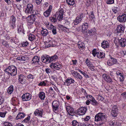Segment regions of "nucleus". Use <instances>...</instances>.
<instances>
[{"label":"nucleus","mask_w":126,"mask_h":126,"mask_svg":"<svg viewBox=\"0 0 126 126\" xmlns=\"http://www.w3.org/2000/svg\"><path fill=\"white\" fill-rule=\"evenodd\" d=\"M17 31L18 33L23 32V26L22 25H20L18 28Z\"/></svg>","instance_id":"nucleus-42"},{"label":"nucleus","mask_w":126,"mask_h":126,"mask_svg":"<svg viewBox=\"0 0 126 126\" xmlns=\"http://www.w3.org/2000/svg\"><path fill=\"white\" fill-rule=\"evenodd\" d=\"M117 63V60L113 58L110 59L107 61L108 65L110 66H111L114 64H116Z\"/></svg>","instance_id":"nucleus-13"},{"label":"nucleus","mask_w":126,"mask_h":126,"mask_svg":"<svg viewBox=\"0 0 126 126\" xmlns=\"http://www.w3.org/2000/svg\"><path fill=\"white\" fill-rule=\"evenodd\" d=\"M30 116H28L23 121L26 123L27 122L30 120Z\"/></svg>","instance_id":"nucleus-51"},{"label":"nucleus","mask_w":126,"mask_h":126,"mask_svg":"<svg viewBox=\"0 0 126 126\" xmlns=\"http://www.w3.org/2000/svg\"><path fill=\"white\" fill-rule=\"evenodd\" d=\"M7 42L5 41H3L2 43V44L5 46H6L7 45Z\"/></svg>","instance_id":"nucleus-64"},{"label":"nucleus","mask_w":126,"mask_h":126,"mask_svg":"<svg viewBox=\"0 0 126 126\" xmlns=\"http://www.w3.org/2000/svg\"><path fill=\"white\" fill-rule=\"evenodd\" d=\"M105 80L107 82L110 83H112V81L110 77L109 76H107L105 79Z\"/></svg>","instance_id":"nucleus-38"},{"label":"nucleus","mask_w":126,"mask_h":126,"mask_svg":"<svg viewBox=\"0 0 126 126\" xmlns=\"http://www.w3.org/2000/svg\"><path fill=\"white\" fill-rule=\"evenodd\" d=\"M90 101H91V103L92 105L96 106L98 104L97 102L93 97L92 98V99Z\"/></svg>","instance_id":"nucleus-35"},{"label":"nucleus","mask_w":126,"mask_h":126,"mask_svg":"<svg viewBox=\"0 0 126 126\" xmlns=\"http://www.w3.org/2000/svg\"><path fill=\"white\" fill-rule=\"evenodd\" d=\"M35 36L33 34H30L29 36V39L31 41H33L35 39Z\"/></svg>","instance_id":"nucleus-39"},{"label":"nucleus","mask_w":126,"mask_h":126,"mask_svg":"<svg viewBox=\"0 0 126 126\" xmlns=\"http://www.w3.org/2000/svg\"><path fill=\"white\" fill-rule=\"evenodd\" d=\"M79 71L85 77H88V75L85 73L84 72H83L81 70H79Z\"/></svg>","instance_id":"nucleus-52"},{"label":"nucleus","mask_w":126,"mask_h":126,"mask_svg":"<svg viewBox=\"0 0 126 126\" xmlns=\"http://www.w3.org/2000/svg\"><path fill=\"white\" fill-rule=\"evenodd\" d=\"M94 66H93V65H92L91 66L89 67V68L92 71H94Z\"/></svg>","instance_id":"nucleus-62"},{"label":"nucleus","mask_w":126,"mask_h":126,"mask_svg":"<svg viewBox=\"0 0 126 126\" xmlns=\"http://www.w3.org/2000/svg\"><path fill=\"white\" fill-rule=\"evenodd\" d=\"M28 79L31 80V81H32L33 79L34 78V76L31 74H30L27 76L26 77Z\"/></svg>","instance_id":"nucleus-37"},{"label":"nucleus","mask_w":126,"mask_h":126,"mask_svg":"<svg viewBox=\"0 0 126 126\" xmlns=\"http://www.w3.org/2000/svg\"><path fill=\"white\" fill-rule=\"evenodd\" d=\"M101 46L102 47L104 48L109 47V44L108 42L106 41H103L101 43Z\"/></svg>","instance_id":"nucleus-23"},{"label":"nucleus","mask_w":126,"mask_h":126,"mask_svg":"<svg viewBox=\"0 0 126 126\" xmlns=\"http://www.w3.org/2000/svg\"><path fill=\"white\" fill-rule=\"evenodd\" d=\"M72 126H79V123L76 120H73L72 122Z\"/></svg>","instance_id":"nucleus-41"},{"label":"nucleus","mask_w":126,"mask_h":126,"mask_svg":"<svg viewBox=\"0 0 126 126\" xmlns=\"http://www.w3.org/2000/svg\"><path fill=\"white\" fill-rule=\"evenodd\" d=\"M38 96L42 100H44L46 97L45 94L43 92H40L39 93Z\"/></svg>","instance_id":"nucleus-25"},{"label":"nucleus","mask_w":126,"mask_h":126,"mask_svg":"<svg viewBox=\"0 0 126 126\" xmlns=\"http://www.w3.org/2000/svg\"><path fill=\"white\" fill-rule=\"evenodd\" d=\"M65 26H66L64 27V28H65L64 30H66L67 32H68V30L71 28L72 27V25L70 22L68 21H67L66 22L65 24Z\"/></svg>","instance_id":"nucleus-20"},{"label":"nucleus","mask_w":126,"mask_h":126,"mask_svg":"<svg viewBox=\"0 0 126 126\" xmlns=\"http://www.w3.org/2000/svg\"><path fill=\"white\" fill-rule=\"evenodd\" d=\"M90 119V117L89 116H87L86 117V118H84L83 120L84 121V122H86L88 120Z\"/></svg>","instance_id":"nucleus-59"},{"label":"nucleus","mask_w":126,"mask_h":126,"mask_svg":"<svg viewBox=\"0 0 126 126\" xmlns=\"http://www.w3.org/2000/svg\"><path fill=\"white\" fill-rule=\"evenodd\" d=\"M90 18L92 19L94 18V16L93 14V12H91V15L90 16Z\"/></svg>","instance_id":"nucleus-55"},{"label":"nucleus","mask_w":126,"mask_h":126,"mask_svg":"<svg viewBox=\"0 0 126 126\" xmlns=\"http://www.w3.org/2000/svg\"><path fill=\"white\" fill-rule=\"evenodd\" d=\"M25 116V114L24 113H19L16 118V120L23 118Z\"/></svg>","instance_id":"nucleus-26"},{"label":"nucleus","mask_w":126,"mask_h":126,"mask_svg":"<svg viewBox=\"0 0 126 126\" xmlns=\"http://www.w3.org/2000/svg\"><path fill=\"white\" fill-rule=\"evenodd\" d=\"M56 14L57 15V18L58 20L60 21L63 18V10L62 9H61Z\"/></svg>","instance_id":"nucleus-9"},{"label":"nucleus","mask_w":126,"mask_h":126,"mask_svg":"<svg viewBox=\"0 0 126 126\" xmlns=\"http://www.w3.org/2000/svg\"><path fill=\"white\" fill-rule=\"evenodd\" d=\"M3 125L5 126H12L10 123L7 122H5L3 124Z\"/></svg>","instance_id":"nucleus-49"},{"label":"nucleus","mask_w":126,"mask_h":126,"mask_svg":"<svg viewBox=\"0 0 126 126\" xmlns=\"http://www.w3.org/2000/svg\"><path fill=\"white\" fill-rule=\"evenodd\" d=\"M118 109L116 105L114 106L112 108L111 114L114 117H116L117 115Z\"/></svg>","instance_id":"nucleus-10"},{"label":"nucleus","mask_w":126,"mask_h":126,"mask_svg":"<svg viewBox=\"0 0 126 126\" xmlns=\"http://www.w3.org/2000/svg\"><path fill=\"white\" fill-rule=\"evenodd\" d=\"M41 60L43 62L46 63L47 62L50 63V61L48 57H45L44 56H42L41 57Z\"/></svg>","instance_id":"nucleus-27"},{"label":"nucleus","mask_w":126,"mask_h":126,"mask_svg":"<svg viewBox=\"0 0 126 126\" xmlns=\"http://www.w3.org/2000/svg\"><path fill=\"white\" fill-rule=\"evenodd\" d=\"M121 95L123 96V97L124 99H125L126 98V92H124Z\"/></svg>","instance_id":"nucleus-61"},{"label":"nucleus","mask_w":126,"mask_h":126,"mask_svg":"<svg viewBox=\"0 0 126 126\" xmlns=\"http://www.w3.org/2000/svg\"><path fill=\"white\" fill-rule=\"evenodd\" d=\"M96 30L94 28L91 29L88 31V33L91 35L95 34L96 33Z\"/></svg>","instance_id":"nucleus-32"},{"label":"nucleus","mask_w":126,"mask_h":126,"mask_svg":"<svg viewBox=\"0 0 126 126\" xmlns=\"http://www.w3.org/2000/svg\"><path fill=\"white\" fill-rule=\"evenodd\" d=\"M48 58L50 63L51 62L55 60L58 58V56L56 55H54L50 57H49Z\"/></svg>","instance_id":"nucleus-33"},{"label":"nucleus","mask_w":126,"mask_h":126,"mask_svg":"<svg viewBox=\"0 0 126 126\" xmlns=\"http://www.w3.org/2000/svg\"><path fill=\"white\" fill-rule=\"evenodd\" d=\"M42 110H36V111L34 112V114L35 116H36L37 115L38 116L42 117V114L43 113Z\"/></svg>","instance_id":"nucleus-29"},{"label":"nucleus","mask_w":126,"mask_h":126,"mask_svg":"<svg viewBox=\"0 0 126 126\" xmlns=\"http://www.w3.org/2000/svg\"><path fill=\"white\" fill-rule=\"evenodd\" d=\"M83 17V14H81L80 15L77 17L74 21V23L75 25H77L80 23Z\"/></svg>","instance_id":"nucleus-14"},{"label":"nucleus","mask_w":126,"mask_h":126,"mask_svg":"<svg viewBox=\"0 0 126 126\" xmlns=\"http://www.w3.org/2000/svg\"><path fill=\"white\" fill-rule=\"evenodd\" d=\"M28 45V43L27 41L23 42L21 43L22 46L23 47H25L27 46Z\"/></svg>","instance_id":"nucleus-47"},{"label":"nucleus","mask_w":126,"mask_h":126,"mask_svg":"<svg viewBox=\"0 0 126 126\" xmlns=\"http://www.w3.org/2000/svg\"><path fill=\"white\" fill-rule=\"evenodd\" d=\"M52 105L53 110H57L59 106L58 102L57 101H54L53 102Z\"/></svg>","instance_id":"nucleus-19"},{"label":"nucleus","mask_w":126,"mask_h":126,"mask_svg":"<svg viewBox=\"0 0 126 126\" xmlns=\"http://www.w3.org/2000/svg\"><path fill=\"white\" fill-rule=\"evenodd\" d=\"M18 82L22 84H24L26 83L25 77L22 74H21L18 76Z\"/></svg>","instance_id":"nucleus-15"},{"label":"nucleus","mask_w":126,"mask_h":126,"mask_svg":"<svg viewBox=\"0 0 126 126\" xmlns=\"http://www.w3.org/2000/svg\"><path fill=\"white\" fill-rule=\"evenodd\" d=\"M39 57L38 56H34L32 61V63H38L39 61Z\"/></svg>","instance_id":"nucleus-28"},{"label":"nucleus","mask_w":126,"mask_h":126,"mask_svg":"<svg viewBox=\"0 0 126 126\" xmlns=\"http://www.w3.org/2000/svg\"><path fill=\"white\" fill-rule=\"evenodd\" d=\"M16 19L13 15H12L10 17L9 22V24L11 28L13 29L15 27V23Z\"/></svg>","instance_id":"nucleus-4"},{"label":"nucleus","mask_w":126,"mask_h":126,"mask_svg":"<svg viewBox=\"0 0 126 126\" xmlns=\"http://www.w3.org/2000/svg\"><path fill=\"white\" fill-rule=\"evenodd\" d=\"M50 67L52 68H54L58 70L61 68V65L58 63H51Z\"/></svg>","instance_id":"nucleus-8"},{"label":"nucleus","mask_w":126,"mask_h":126,"mask_svg":"<svg viewBox=\"0 0 126 126\" xmlns=\"http://www.w3.org/2000/svg\"><path fill=\"white\" fill-rule=\"evenodd\" d=\"M50 12L47 10L44 13V15L46 17H48L49 15Z\"/></svg>","instance_id":"nucleus-44"},{"label":"nucleus","mask_w":126,"mask_h":126,"mask_svg":"<svg viewBox=\"0 0 126 126\" xmlns=\"http://www.w3.org/2000/svg\"><path fill=\"white\" fill-rule=\"evenodd\" d=\"M125 28L122 25H118L117 28V31L118 32L123 33L124 30Z\"/></svg>","instance_id":"nucleus-22"},{"label":"nucleus","mask_w":126,"mask_h":126,"mask_svg":"<svg viewBox=\"0 0 126 126\" xmlns=\"http://www.w3.org/2000/svg\"><path fill=\"white\" fill-rule=\"evenodd\" d=\"M41 33L44 36H46L48 33L47 30L46 29L42 28V30L41 31Z\"/></svg>","instance_id":"nucleus-30"},{"label":"nucleus","mask_w":126,"mask_h":126,"mask_svg":"<svg viewBox=\"0 0 126 126\" xmlns=\"http://www.w3.org/2000/svg\"><path fill=\"white\" fill-rule=\"evenodd\" d=\"M96 56L99 58H102L105 57V54L103 52H98L96 54Z\"/></svg>","instance_id":"nucleus-24"},{"label":"nucleus","mask_w":126,"mask_h":126,"mask_svg":"<svg viewBox=\"0 0 126 126\" xmlns=\"http://www.w3.org/2000/svg\"><path fill=\"white\" fill-rule=\"evenodd\" d=\"M4 102V98L1 97L0 98V105H1Z\"/></svg>","instance_id":"nucleus-56"},{"label":"nucleus","mask_w":126,"mask_h":126,"mask_svg":"<svg viewBox=\"0 0 126 126\" xmlns=\"http://www.w3.org/2000/svg\"><path fill=\"white\" fill-rule=\"evenodd\" d=\"M71 73L73 76L75 78L77 79H79L80 80L82 79V76L80 75L79 73L74 71H72Z\"/></svg>","instance_id":"nucleus-17"},{"label":"nucleus","mask_w":126,"mask_h":126,"mask_svg":"<svg viewBox=\"0 0 126 126\" xmlns=\"http://www.w3.org/2000/svg\"><path fill=\"white\" fill-rule=\"evenodd\" d=\"M75 82L74 80L71 78H68L64 82V84L67 86H69L71 84Z\"/></svg>","instance_id":"nucleus-16"},{"label":"nucleus","mask_w":126,"mask_h":126,"mask_svg":"<svg viewBox=\"0 0 126 126\" xmlns=\"http://www.w3.org/2000/svg\"><path fill=\"white\" fill-rule=\"evenodd\" d=\"M51 20L52 22H55L56 21L57 19L53 17L51 18Z\"/></svg>","instance_id":"nucleus-58"},{"label":"nucleus","mask_w":126,"mask_h":126,"mask_svg":"<svg viewBox=\"0 0 126 126\" xmlns=\"http://www.w3.org/2000/svg\"><path fill=\"white\" fill-rule=\"evenodd\" d=\"M34 14H33L28 16L27 18L28 22L29 25H31L34 23L35 18Z\"/></svg>","instance_id":"nucleus-5"},{"label":"nucleus","mask_w":126,"mask_h":126,"mask_svg":"<svg viewBox=\"0 0 126 126\" xmlns=\"http://www.w3.org/2000/svg\"><path fill=\"white\" fill-rule=\"evenodd\" d=\"M78 46L79 48L84 49V44L83 43H81L80 44H79Z\"/></svg>","instance_id":"nucleus-46"},{"label":"nucleus","mask_w":126,"mask_h":126,"mask_svg":"<svg viewBox=\"0 0 126 126\" xmlns=\"http://www.w3.org/2000/svg\"><path fill=\"white\" fill-rule=\"evenodd\" d=\"M5 71L9 75H10L12 76L16 75L17 73L16 67L13 65L8 67L5 70Z\"/></svg>","instance_id":"nucleus-1"},{"label":"nucleus","mask_w":126,"mask_h":126,"mask_svg":"<svg viewBox=\"0 0 126 126\" xmlns=\"http://www.w3.org/2000/svg\"><path fill=\"white\" fill-rule=\"evenodd\" d=\"M106 116L105 113H99L95 116V120L96 121H105L106 120Z\"/></svg>","instance_id":"nucleus-2"},{"label":"nucleus","mask_w":126,"mask_h":126,"mask_svg":"<svg viewBox=\"0 0 126 126\" xmlns=\"http://www.w3.org/2000/svg\"><path fill=\"white\" fill-rule=\"evenodd\" d=\"M67 4L70 5H73L75 3L74 0H66Z\"/></svg>","instance_id":"nucleus-34"},{"label":"nucleus","mask_w":126,"mask_h":126,"mask_svg":"<svg viewBox=\"0 0 126 126\" xmlns=\"http://www.w3.org/2000/svg\"><path fill=\"white\" fill-rule=\"evenodd\" d=\"M114 0H109L107 1V4H111L114 3Z\"/></svg>","instance_id":"nucleus-50"},{"label":"nucleus","mask_w":126,"mask_h":126,"mask_svg":"<svg viewBox=\"0 0 126 126\" xmlns=\"http://www.w3.org/2000/svg\"><path fill=\"white\" fill-rule=\"evenodd\" d=\"M117 19L120 22L124 23L126 21V14H123L118 17Z\"/></svg>","instance_id":"nucleus-7"},{"label":"nucleus","mask_w":126,"mask_h":126,"mask_svg":"<svg viewBox=\"0 0 126 126\" xmlns=\"http://www.w3.org/2000/svg\"><path fill=\"white\" fill-rule=\"evenodd\" d=\"M48 27L49 29L52 30V33L54 35H55L56 34V28L55 27L50 24V25L49 26H48Z\"/></svg>","instance_id":"nucleus-21"},{"label":"nucleus","mask_w":126,"mask_h":126,"mask_svg":"<svg viewBox=\"0 0 126 126\" xmlns=\"http://www.w3.org/2000/svg\"><path fill=\"white\" fill-rule=\"evenodd\" d=\"M96 49H94L92 51V54L94 57H95V55L96 56V53H97V52H96Z\"/></svg>","instance_id":"nucleus-54"},{"label":"nucleus","mask_w":126,"mask_h":126,"mask_svg":"<svg viewBox=\"0 0 126 126\" xmlns=\"http://www.w3.org/2000/svg\"><path fill=\"white\" fill-rule=\"evenodd\" d=\"M89 26V24L87 23H83L82 25V29L83 31H84L88 28Z\"/></svg>","instance_id":"nucleus-31"},{"label":"nucleus","mask_w":126,"mask_h":126,"mask_svg":"<svg viewBox=\"0 0 126 126\" xmlns=\"http://www.w3.org/2000/svg\"><path fill=\"white\" fill-rule=\"evenodd\" d=\"M6 113V111H5L3 112H0V117L2 118L4 117Z\"/></svg>","instance_id":"nucleus-43"},{"label":"nucleus","mask_w":126,"mask_h":126,"mask_svg":"<svg viewBox=\"0 0 126 126\" xmlns=\"http://www.w3.org/2000/svg\"><path fill=\"white\" fill-rule=\"evenodd\" d=\"M32 95L30 94L27 93L23 94L21 97L23 101L30 100L31 98Z\"/></svg>","instance_id":"nucleus-6"},{"label":"nucleus","mask_w":126,"mask_h":126,"mask_svg":"<svg viewBox=\"0 0 126 126\" xmlns=\"http://www.w3.org/2000/svg\"><path fill=\"white\" fill-rule=\"evenodd\" d=\"M118 8L117 7L114 8L112 9V11L115 13H116L118 11Z\"/></svg>","instance_id":"nucleus-53"},{"label":"nucleus","mask_w":126,"mask_h":126,"mask_svg":"<svg viewBox=\"0 0 126 126\" xmlns=\"http://www.w3.org/2000/svg\"><path fill=\"white\" fill-rule=\"evenodd\" d=\"M14 90V87L12 85L8 89L7 92L10 94H11L13 92Z\"/></svg>","instance_id":"nucleus-36"},{"label":"nucleus","mask_w":126,"mask_h":126,"mask_svg":"<svg viewBox=\"0 0 126 126\" xmlns=\"http://www.w3.org/2000/svg\"><path fill=\"white\" fill-rule=\"evenodd\" d=\"M25 10V12L26 13L28 14L32 13L33 14H36L35 12L33 11V6L32 4L31 3L27 4Z\"/></svg>","instance_id":"nucleus-3"},{"label":"nucleus","mask_w":126,"mask_h":126,"mask_svg":"<svg viewBox=\"0 0 126 126\" xmlns=\"http://www.w3.org/2000/svg\"><path fill=\"white\" fill-rule=\"evenodd\" d=\"M66 110L70 116L74 115V112L73 109L69 106H67L66 108Z\"/></svg>","instance_id":"nucleus-11"},{"label":"nucleus","mask_w":126,"mask_h":126,"mask_svg":"<svg viewBox=\"0 0 126 126\" xmlns=\"http://www.w3.org/2000/svg\"><path fill=\"white\" fill-rule=\"evenodd\" d=\"M118 43L120 46L124 47L126 45V41L124 38H121L119 40V39Z\"/></svg>","instance_id":"nucleus-18"},{"label":"nucleus","mask_w":126,"mask_h":126,"mask_svg":"<svg viewBox=\"0 0 126 126\" xmlns=\"http://www.w3.org/2000/svg\"><path fill=\"white\" fill-rule=\"evenodd\" d=\"M116 125V122L114 120L112 121L110 123V126H114Z\"/></svg>","instance_id":"nucleus-45"},{"label":"nucleus","mask_w":126,"mask_h":126,"mask_svg":"<svg viewBox=\"0 0 126 126\" xmlns=\"http://www.w3.org/2000/svg\"><path fill=\"white\" fill-rule=\"evenodd\" d=\"M121 52V54H122V55H123L124 57L126 56V51H122Z\"/></svg>","instance_id":"nucleus-60"},{"label":"nucleus","mask_w":126,"mask_h":126,"mask_svg":"<svg viewBox=\"0 0 126 126\" xmlns=\"http://www.w3.org/2000/svg\"><path fill=\"white\" fill-rule=\"evenodd\" d=\"M86 63L87 66L89 67L91 66L92 65H93V64L91 63L90 61L88 60V59H86Z\"/></svg>","instance_id":"nucleus-40"},{"label":"nucleus","mask_w":126,"mask_h":126,"mask_svg":"<svg viewBox=\"0 0 126 126\" xmlns=\"http://www.w3.org/2000/svg\"><path fill=\"white\" fill-rule=\"evenodd\" d=\"M42 0H36V2L38 4H40Z\"/></svg>","instance_id":"nucleus-63"},{"label":"nucleus","mask_w":126,"mask_h":126,"mask_svg":"<svg viewBox=\"0 0 126 126\" xmlns=\"http://www.w3.org/2000/svg\"><path fill=\"white\" fill-rule=\"evenodd\" d=\"M45 71L47 73L49 74L52 72V70L49 68H47L45 70Z\"/></svg>","instance_id":"nucleus-48"},{"label":"nucleus","mask_w":126,"mask_h":126,"mask_svg":"<svg viewBox=\"0 0 126 126\" xmlns=\"http://www.w3.org/2000/svg\"><path fill=\"white\" fill-rule=\"evenodd\" d=\"M45 44L46 47H50L52 45L51 44H50L47 43V42L46 43H45Z\"/></svg>","instance_id":"nucleus-57"},{"label":"nucleus","mask_w":126,"mask_h":126,"mask_svg":"<svg viewBox=\"0 0 126 126\" xmlns=\"http://www.w3.org/2000/svg\"><path fill=\"white\" fill-rule=\"evenodd\" d=\"M87 110V109L85 108H80L78 110L77 112L78 114L79 115H83L86 113Z\"/></svg>","instance_id":"nucleus-12"}]
</instances>
